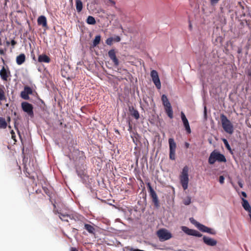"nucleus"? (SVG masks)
Returning <instances> with one entry per match:
<instances>
[{
  "label": "nucleus",
  "mask_w": 251,
  "mask_h": 251,
  "mask_svg": "<svg viewBox=\"0 0 251 251\" xmlns=\"http://www.w3.org/2000/svg\"><path fill=\"white\" fill-rule=\"evenodd\" d=\"M100 35H97L95 39H94L93 41V47H96V46H97L99 43H100Z\"/></svg>",
  "instance_id": "26"
},
{
  "label": "nucleus",
  "mask_w": 251,
  "mask_h": 251,
  "mask_svg": "<svg viewBox=\"0 0 251 251\" xmlns=\"http://www.w3.org/2000/svg\"><path fill=\"white\" fill-rule=\"evenodd\" d=\"M188 172V167L187 166H184L179 176L180 183L184 190L188 188V184L189 182Z\"/></svg>",
  "instance_id": "3"
},
{
  "label": "nucleus",
  "mask_w": 251,
  "mask_h": 251,
  "mask_svg": "<svg viewBox=\"0 0 251 251\" xmlns=\"http://www.w3.org/2000/svg\"><path fill=\"white\" fill-rule=\"evenodd\" d=\"M86 22L88 24L94 25L96 24V22L94 17L91 16H89L86 20Z\"/></svg>",
  "instance_id": "24"
},
{
  "label": "nucleus",
  "mask_w": 251,
  "mask_h": 251,
  "mask_svg": "<svg viewBox=\"0 0 251 251\" xmlns=\"http://www.w3.org/2000/svg\"><path fill=\"white\" fill-rule=\"evenodd\" d=\"M114 41V38H112V37H109L108 38H107L106 40V43L108 45H111L112 44V42Z\"/></svg>",
  "instance_id": "31"
},
{
  "label": "nucleus",
  "mask_w": 251,
  "mask_h": 251,
  "mask_svg": "<svg viewBox=\"0 0 251 251\" xmlns=\"http://www.w3.org/2000/svg\"><path fill=\"white\" fill-rule=\"evenodd\" d=\"M7 126V123L4 118L0 117V128H5Z\"/></svg>",
  "instance_id": "25"
},
{
  "label": "nucleus",
  "mask_w": 251,
  "mask_h": 251,
  "mask_svg": "<svg viewBox=\"0 0 251 251\" xmlns=\"http://www.w3.org/2000/svg\"><path fill=\"white\" fill-rule=\"evenodd\" d=\"M242 206L244 209L248 211L249 213H251V206L250 205L248 201L244 198H242Z\"/></svg>",
  "instance_id": "18"
},
{
  "label": "nucleus",
  "mask_w": 251,
  "mask_h": 251,
  "mask_svg": "<svg viewBox=\"0 0 251 251\" xmlns=\"http://www.w3.org/2000/svg\"><path fill=\"white\" fill-rule=\"evenodd\" d=\"M206 114H207L206 107L205 106L204 108V117H205V118H206Z\"/></svg>",
  "instance_id": "36"
},
{
  "label": "nucleus",
  "mask_w": 251,
  "mask_h": 251,
  "mask_svg": "<svg viewBox=\"0 0 251 251\" xmlns=\"http://www.w3.org/2000/svg\"><path fill=\"white\" fill-rule=\"evenodd\" d=\"M169 145V158L172 160L176 159V144L173 138H170L168 140Z\"/></svg>",
  "instance_id": "5"
},
{
  "label": "nucleus",
  "mask_w": 251,
  "mask_h": 251,
  "mask_svg": "<svg viewBox=\"0 0 251 251\" xmlns=\"http://www.w3.org/2000/svg\"><path fill=\"white\" fill-rule=\"evenodd\" d=\"M32 90L29 86H25L24 89L21 93V97L24 100H27L29 99V95L32 94Z\"/></svg>",
  "instance_id": "12"
},
{
  "label": "nucleus",
  "mask_w": 251,
  "mask_h": 251,
  "mask_svg": "<svg viewBox=\"0 0 251 251\" xmlns=\"http://www.w3.org/2000/svg\"><path fill=\"white\" fill-rule=\"evenodd\" d=\"M25 59V56L24 53H22L17 56L16 63L18 65H22Z\"/></svg>",
  "instance_id": "21"
},
{
  "label": "nucleus",
  "mask_w": 251,
  "mask_h": 251,
  "mask_svg": "<svg viewBox=\"0 0 251 251\" xmlns=\"http://www.w3.org/2000/svg\"><path fill=\"white\" fill-rule=\"evenodd\" d=\"M216 161L219 162H226V159L225 155L217 150H214L211 152L208 158V163L210 164H213Z\"/></svg>",
  "instance_id": "1"
},
{
  "label": "nucleus",
  "mask_w": 251,
  "mask_h": 251,
  "mask_svg": "<svg viewBox=\"0 0 251 251\" xmlns=\"http://www.w3.org/2000/svg\"><path fill=\"white\" fill-rule=\"evenodd\" d=\"M3 53H4V52H3V50H0V53L1 54H3Z\"/></svg>",
  "instance_id": "44"
},
{
  "label": "nucleus",
  "mask_w": 251,
  "mask_h": 251,
  "mask_svg": "<svg viewBox=\"0 0 251 251\" xmlns=\"http://www.w3.org/2000/svg\"><path fill=\"white\" fill-rule=\"evenodd\" d=\"M241 194L245 198L247 197V194L245 192H244V191H242L241 192Z\"/></svg>",
  "instance_id": "39"
},
{
  "label": "nucleus",
  "mask_w": 251,
  "mask_h": 251,
  "mask_svg": "<svg viewBox=\"0 0 251 251\" xmlns=\"http://www.w3.org/2000/svg\"><path fill=\"white\" fill-rule=\"evenodd\" d=\"M191 202V198L190 197H187L186 199L183 200V203L186 205H189Z\"/></svg>",
  "instance_id": "29"
},
{
  "label": "nucleus",
  "mask_w": 251,
  "mask_h": 251,
  "mask_svg": "<svg viewBox=\"0 0 251 251\" xmlns=\"http://www.w3.org/2000/svg\"><path fill=\"white\" fill-rule=\"evenodd\" d=\"M181 229L185 233L188 235H191L198 237H201L202 236V235L197 230L190 229L186 226H182L181 227Z\"/></svg>",
  "instance_id": "9"
},
{
  "label": "nucleus",
  "mask_w": 251,
  "mask_h": 251,
  "mask_svg": "<svg viewBox=\"0 0 251 251\" xmlns=\"http://www.w3.org/2000/svg\"><path fill=\"white\" fill-rule=\"evenodd\" d=\"M23 110L26 113L28 116L33 117L34 116L33 107L32 105L26 101L23 102L21 104Z\"/></svg>",
  "instance_id": "7"
},
{
  "label": "nucleus",
  "mask_w": 251,
  "mask_h": 251,
  "mask_svg": "<svg viewBox=\"0 0 251 251\" xmlns=\"http://www.w3.org/2000/svg\"><path fill=\"white\" fill-rule=\"evenodd\" d=\"M151 76L152 81L156 88L158 89H160L161 87V84L157 71L155 70H152L151 72Z\"/></svg>",
  "instance_id": "10"
},
{
  "label": "nucleus",
  "mask_w": 251,
  "mask_h": 251,
  "mask_svg": "<svg viewBox=\"0 0 251 251\" xmlns=\"http://www.w3.org/2000/svg\"><path fill=\"white\" fill-rule=\"evenodd\" d=\"M37 23L39 25H42L43 27L47 26V19L45 16H40L37 19Z\"/></svg>",
  "instance_id": "19"
},
{
  "label": "nucleus",
  "mask_w": 251,
  "mask_h": 251,
  "mask_svg": "<svg viewBox=\"0 0 251 251\" xmlns=\"http://www.w3.org/2000/svg\"><path fill=\"white\" fill-rule=\"evenodd\" d=\"M203 241L206 245L211 247L215 246L217 244V242L216 240L206 236L203 237Z\"/></svg>",
  "instance_id": "14"
},
{
  "label": "nucleus",
  "mask_w": 251,
  "mask_h": 251,
  "mask_svg": "<svg viewBox=\"0 0 251 251\" xmlns=\"http://www.w3.org/2000/svg\"><path fill=\"white\" fill-rule=\"evenodd\" d=\"M197 228L202 232L208 233L212 235H215L216 233V231L214 229H211L201 223L198 225Z\"/></svg>",
  "instance_id": "13"
},
{
  "label": "nucleus",
  "mask_w": 251,
  "mask_h": 251,
  "mask_svg": "<svg viewBox=\"0 0 251 251\" xmlns=\"http://www.w3.org/2000/svg\"><path fill=\"white\" fill-rule=\"evenodd\" d=\"M39 62L49 63L50 61V58L46 54L40 55L38 58Z\"/></svg>",
  "instance_id": "20"
},
{
  "label": "nucleus",
  "mask_w": 251,
  "mask_h": 251,
  "mask_svg": "<svg viewBox=\"0 0 251 251\" xmlns=\"http://www.w3.org/2000/svg\"><path fill=\"white\" fill-rule=\"evenodd\" d=\"M131 115L133 116L136 120L138 119L139 118V114L137 110L133 109L131 112Z\"/></svg>",
  "instance_id": "28"
},
{
  "label": "nucleus",
  "mask_w": 251,
  "mask_h": 251,
  "mask_svg": "<svg viewBox=\"0 0 251 251\" xmlns=\"http://www.w3.org/2000/svg\"><path fill=\"white\" fill-rule=\"evenodd\" d=\"M223 141L226 147V148L230 151L231 152V149L230 148V146L227 141V140L226 139H223Z\"/></svg>",
  "instance_id": "27"
},
{
  "label": "nucleus",
  "mask_w": 251,
  "mask_h": 251,
  "mask_svg": "<svg viewBox=\"0 0 251 251\" xmlns=\"http://www.w3.org/2000/svg\"><path fill=\"white\" fill-rule=\"evenodd\" d=\"M11 43L12 46H14L15 45V44H16V42L15 40H12L11 42Z\"/></svg>",
  "instance_id": "38"
},
{
  "label": "nucleus",
  "mask_w": 251,
  "mask_h": 251,
  "mask_svg": "<svg viewBox=\"0 0 251 251\" xmlns=\"http://www.w3.org/2000/svg\"><path fill=\"white\" fill-rule=\"evenodd\" d=\"M220 118L224 131L229 134H232L234 131V127L231 122L224 114L220 115Z\"/></svg>",
  "instance_id": "2"
},
{
  "label": "nucleus",
  "mask_w": 251,
  "mask_h": 251,
  "mask_svg": "<svg viewBox=\"0 0 251 251\" xmlns=\"http://www.w3.org/2000/svg\"><path fill=\"white\" fill-rule=\"evenodd\" d=\"M219 0H210L211 3L212 4L217 3Z\"/></svg>",
  "instance_id": "35"
},
{
  "label": "nucleus",
  "mask_w": 251,
  "mask_h": 251,
  "mask_svg": "<svg viewBox=\"0 0 251 251\" xmlns=\"http://www.w3.org/2000/svg\"><path fill=\"white\" fill-rule=\"evenodd\" d=\"M4 99L3 93L0 90V100H2Z\"/></svg>",
  "instance_id": "33"
},
{
  "label": "nucleus",
  "mask_w": 251,
  "mask_h": 251,
  "mask_svg": "<svg viewBox=\"0 0 251 251\" xmlns=\"http://www.w3.org/2000/svg\"><path fill=\"white\" fill-rule=\"evenodd\" d=\"M9 74H10V72L7 71L4 67H3L0 70V76L3 80L6 81L7 80Z\"/></svg>",
  "instance_id": "17"
},
{
  "label": "nucleus",
  "mask_w": 251,
  "mask_h": 251,
  "mask_svg": "<svg viewBox=\"0 0 251 251\" xmlns=\"http://www.w3.org/2000/svg\"><path fill=\"white\" fill-rule=\"evenodd\" d=\"M147 186L149 189L150 195L152 199V201L155 207H157L159 206V201L157 195L154 190L152 188L150 183L147 184Z\"/></svg>",
  "instance_id": "8"
},
{
  "label": "nucleus",
  "mask_w": 251,
  "mask_h": 251,
  "mask_svg": "<svg viewBox=\"0 0 251 251\" xmlns=\"http://www.w3.org/2000/svg\"><path fill=\"white\" fill-rule=\"evenodd\" d=\"M189 28L190 30L192 29V24L191 23L190 21H189Z\"/></svg>",
  "instance_id": "40"
},
{
  "label": "nucleus",
  "mask_w": 251,
  "mask_h": 251,
  "mask_svg": "<svg viewBox=\"0 0 251 251\" xmlns=\"http://www.w3.org/2000/svg\"><path fill=\"white\" fill-rule=\"evenodd\" d=\"M238 184L241 188L243 187V184L241 182H239Z\"/></svg>",
  "instance_id": "43"
},
{
  "label": "nucleus",
  "mask_w": 251,
  "mask_h": 251,
  "mask_svg": "<svg viewBox=\"0 0 251 251\" xmlns=\"http://www.w3.org/2000/svg\"><path fill=\"white\" fill-rule=\"evenodd\" d=\"M58 216L60 219L63 221L69 222V220H75L74 216L72 215L64 214L62 213H58Z\"/></svg>",
  "instance_id": "16"
},
{
  "label": "nucleus",
  "mask_w": 251,
  "mask_h": 251,
  "mask_svg": "<svg viewBox=\"0 0 251 251\" xmlns=\"http://www.w3.org/2000/svg\"><path fill=\"white\" fill-rule=\"evenodd\" d=\"M108 1L111 3V4L113 6H115L116 4L115 2L113 0H108Z\"/></svg>",
  "instance_id": "37"
},
{
  "label": "nucleus",
  "mask_w": 251,
  "mask_h": 251,
  "mask_svg": "<svg viewBox=\"0 0 251 251\" xmlns=\"http://www.w3.org/2000/svg\"><path fill=\"white\" fill-rule=\"evenodd\" d=\"M185 146L186 148H188L189 147V144L188 143H185Z\"/></svg>",
  "instance_id": "42"
},
{
  "label": "nucleus",
  "mask_w": 251,
  "mask_h": 251,
  "mask_svg": "<svg viewBox=\"0 0 251 251\" xmlns=\"http://www.w3.org/2000/svg\"><path fill=\"white\" fill-rule=\"evenodd\" d=\"M180 116L182 122L183 124V126L186 132L188 133H190L191 132V130L190 128L189 123L183 112H181Z\"/></svg>",
  "instance_id": "11"
},
{
  "label": "nucleus",
  "mask_w": 251,
  "mask_h": 251,
  "mask_svg": "<svg viewBox=\"0 0 251 251\" xmlns=\"http://www.w3.org/2000/svg\"><path fill=\"white\" fill-rule=\"evenodd\" d=\"M114 41L117 42H120L121 41V38L119 36H117L114 38Z\"/></svg>",
  "instance_id": "34"
},
{
  "label": "nucleus",
  "mask_w": 251,
  "mask_h": 251,
  "mask_svg": "<svg viewBox=\"0 0 251 251\" xmlns=\"http://www.w3.org/2000/svg\"><path fill=\"white\" fill-rule=\"evenodd\" d=\"M76 9L77 12L79 13L82 11L83 4L81 0H76Z\"/></svg>",
  "instance_id": "22"
},
{
  "label": "nucleus",
  "mask_w": 251,
  "mask_h": 251,
  "mask_svg": "<svg viewBox=\"0 0 251 251\" xmlns=\"http://www.w3.org/2000/svg\"><path fill=\"white\" fill-rule=\"evenodd\" d=\"M161 100L166 114L170 118L172 119L173 118V111L167 96L163 94L161 97Z\"/></svg>",
  "instance_id": "4"
},
{
  "label": "nucleus",
  "mask_w": 251,
  "mask_h": 251,
  "mask_svg": "<svg viewBox=\"0 0 251 251\" xmlns=\"http://www.w3.org/2000/svg\"><path fill=\"white\" fill-rule=\"evenodd\" d=\"M108 56L110 59L113 61L114 65L117 66L119 64V62L116 56V52L114 49L110 50L108 52Z\"/></svg>",
  "instance_id": "15"
},
{
  "label": "nucleus",
  "mask_w": 251,
  "mask_h": 251,
  "mask_svg": "<svg viewBox=\"0 0 251 251\" xmlns=\"http://www.w3.org/2000/svg\"><path fill=\"white\" fill-rule=\"evenodd\" d=\"M157 235L160 241H166L172 238V234L168 230L163 228L157 232Z\"/></svg>",
  "instance_id": "6"
},
{
  "label": "nucleus",
  "mask_w": 251,
  "mask_h": 251,
  "mask_svg": "<svg viewBox=\"0 0 251 251\" xmlns=\"http://www.w3.org/2000/svg\"><path fill=\"white\" fill-rule=\"evenodd\" d=\"M190 222L195 225L197 227L198 226V225L200 224V223L195 220L193 218H190L189 219Z\"/></svg>",
  "instance_id": "30"
},
{
  "label": "nucleus",
  "mask_w": 251,
  "mask_h": 251,
  "mask_svg": "<svg viewBox=\"0 0 251 251\" xmlns=\"http://www.w3.org/2000/svg\"><path fill=\"white\" fill-rule=\"evenodd\" d=\"M71 251H78L75 248H71Z\"/></svg>",
  "instance_id": "41"
},
{
  "label": "nucleus",
  "mask_w": 251,
  "mask_h": 251,
  "mask_svg": "<svg viewBox=\"0 0 251 251\" xmlns=\"http://www.w3.org/2000/svg\"><path fill=\"white\" fill-rule=\"evenodd\" d=\"M85 229L90 233L94 234L95 228L91 225L85 224L84 225Z\"/></svg>",
  "instance_id": "23"
},
{
  "label": "nucleus",
  "mask_w": 251,
  "mask_h": 251,
  "mask_svg": "<svg viewBox=\"0 0 251 251\" xmlns=\"http://www.w3.org/2000/svg\"><path fill=\"white\" fill-rule=\"evenodd\" d=\"M225 177L223 176H221L219 177V182L221 184H223L224 182Z\"/></svg>",
  "instance_id": "32"
}]
</instances>
